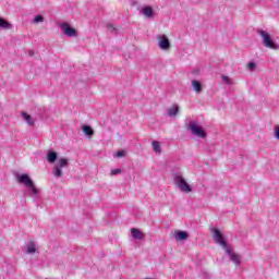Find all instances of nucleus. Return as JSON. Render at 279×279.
Listing matches in <instances>:
<instances>
[{"label": "nucleus", "mask_w": 279, "mask_h": 279, "mask_svg": "<svg viewBox=\"0 0 279 279\" xmlns=\"http://www.w3.org/2000/svg\"><path fill=\"white\" fill-rule=\"evenodd\" d=\"M213 232L215 243L223 247L226 254H228L230 258V262L234 263L235 267H241V256L234 253V251H232L230 247H228V242H226V239L223 238V234H221V231L219 229H213Z\"/></svg>", "instance_id": "nucleus-1"}, {"label": "nucleus", "mask_w": 279, "mask_h": 279, "mask_svg": "<svg viewBox=\"0 0 279 279\" xmlns=\"http://www.w3.org/2000/svg\"><path fill=\"white\" fill-rule=\"evenodd\" d=\"M47 160L50 165H54L52 168V175L54 178H62L63 175L62 169H65L66 167H69V159L66 158L58 159V153L53 150H49L47 153Z\"/></svg>", "instance_id": "nucleus-2"}, {"label": "nucleus", "mask_w": 279, "mask_h": 279, "mask_svg": "<svg viewBox=\"0 0 279 279\" xmlns=\"http://www.w3.org/2000/svg\"><path fill=\"white\" fill-rule=\"evenodd\" d=\"M17 182L20 184H25L29 191L31 197H37L40 191L34 185V181L29 178V174H21L17 177Z\"/></svg>", "instance_id": "nucleus-3"}, {"label": "nucleus", "mask_w": 279, "mask_h": 279, "mask_svg": "<svg viewBox=\"0 0 279 279\" xmlns=\"http://www.w3.org/2000/svg\"><path fill=\"white\" fill-rule=\"evenodd\" d=\"M174 184L182 193H191V191H193L181 174H174Z\"/></svg>", "instance_id": "nucleus-4"}, {"label": "nucleus", "mask_w": 279, "mask_h": 279, "mask_svg": "<svg viewBox=\"0 0 279 279\" xmlns=\"http://www.w3.org/2000/svg\"><path fill=\"white\" fill-rule=\"evenodd\" d=\"M258 34L263 38V43L265 47H268L269 49H275V50L279 49V45L271 41V35H269V33L265 31H258Z\"/></svg>", "instance_id": "nucleus-5"}, {"label": "nucleus", "mask_w": 279, "mask_h": 279, "mask_svg": "<svg viewBox=\"0 0 279 279\" xmlns=\"http://www.w3.org/2000/svg\"><path fill=\"white\" fill-rule=\"evenodd\" d=\"M60 29H61L62 34H64L69 38L77 37V31L75 28L71 27V25L69 23H61Z\"/></svg>", "instance_id": "nucleus-6"}, {"label": "nucleus", "mask_w": 279, "mask_h": 279, "mask_svg": "<svg viewBox=\"0 0 279 279\" xmlns=\"http://www.w3.org/2000/svg\"><path fill=\"white\" fill-rule=\"evenodd\" d=\"M189 130H191L192 134L194 136H198V138H206V132L202 126L197 125L195 122H190Z\"/></svg>", "instance_id": "nucleus-7"}, {"label": "nucleus", "mask_w": 279, "mask_h": 279, "mask_svg": "<svg viewBox=\"0 0 279 279\" xmlns=\"http://www.w3.org/2000/svg\"><path fill=\"white\" fill-rule=\"evenodd\" d=\"M157 40H158V47L162 51H167L168 49H171V41H169V37H167V35H158Z\"/></svg>", "instance_id": "nucleus-8"}, {"label": "nucleus", "mask_w": 279, "mask_h": 279, "mask_svg": "<svg viewBox=\"0 0 279 279\" xmlns=\"http://www.w3.org/2000/svg\"><path fill=\"white\" fill-rule=\"evenodd\" d=\"M22 118L27 123V125H31V126L36 125V118H33L32 116H29V113L22 111Z\"/></svg>", "instance_id": "nucleus-9"}, {"label": "nucleus", "mask_w": 279, "mask_h": 279, "mask_svg": "<svg viewBox=\"0 0 279 279\" xmlns=\"http://www.w3.org/2000/svg\"><path fill=\"white\" fill-rule=\"evenodd\" d=\"M180 113V107L178 105H173L172 107L167 109L168 117H178Z\"/></svg>", "instance_id": "nucleus-10"}, {"label": "nucleus", "mask_w": 279, "mask_h": 279, "mask_svg": "<svg viewBox=\"0 0 279 279\" xmlns=\"http://www.w3.org/2000/svg\"><path fill=\"white\" fill-rule=\"evenodd\" d=\"M131 234L133 236V239L137 240V241H143V231L138 230L136 228L131 229Z\"/></svg>", "instance_id": "nucleus-11"}, {"label": "nucleus", "mask_w": 279, "mask_h": 279, "mask_svg": "<svg viewBox=\"0 0 279 279\" xmlns=\"http://www.w3.org/2000/svg\"><path fill=\"white\" fill-rule=\"evenodd\" d=\"M141 13L146 16V19H151V16H154V9H151V7H144Z\"/></svg>", "instance_id": "nucleus-12"}, {"label": "nucleus", "mask_w": 279, "mask_h": 279, "mask_svg": "<svg viewBox=\"0 0 279 279\" xmlns=\"http://www.w3.org/2000/svg\"><path fill=\"white\" fill-rule=\"evenodd\" d=\"M192 88L193 90L199 95V93H202L203 87H202V82L197 81V80H193L192 81Z\"/></svg>", "instance_id": "nucleus-13"}, {"label": "nucleus", "mask_w": 279, "mask_h": 279, "mask_svg": "<svg viewBox=\"0 0 279 279\" xmlns=\"http://www.w3.org/2000/svg\"><path fill=\"white\" fill-rule=\"evenodd\" d=\"M174 239L175 241H185V239H189V233L185 231H177Z\"/></svg>", "instance_id": "nucleus-14"}, {"label": "nucleus", "mask_w": 279, "mask_h": 279, "mask_svg": "<svg viewBox=\"0 0 279 279\" xmlns=\"http://www.w3.org/2000/svg\"><path fill=\"white\" fill-rule=\"evenodd\" d=\"M10 27H12V24H10V22L5 21L3 17H0V28L10 29Z\"/></svg>", "instance_id": "nucleus-15"}, {"label": "nucleus", "mask_w": 279, "mask_h": 279, "mask_svg": "<svg viewBox=\"0 0 279 279\" xmlns=\"http://www.w3.org/2000/svg\"><path fill=\"white\" fill-rule=\"evenodd\" d=\"M153 150L155 154H162V148L160 147V142L154 141L153 142Z\"/></svg>", "instance_id": "nucleus-16"}, {"label": "nucleus", "mask_w": 279, "mask_h": 279, "mask_svg": "<svg viewBox=\"0 0 279 279\" xmlns=\"http://www.w3.org/2000/svg\"><path fill=\"white\" fill-rule=\"evenodd\" d=\"M26 254H36V244L28 242Z\"/></svg>", "instance_id": "nucleus-17"}, {"label": "nucleus", "mask_w": 279, "mask_h": 279, "mask_svg": "<svg viewBox=\"0 0 279 279\" xmlns=\"http://www.w3.org/2000/svg\"><path fill=\"white\" fill-rule=\"evenodd\" d=\"M83 132L84 134H86V136H93V134H95V131H93V128H90L89 125H84Z\"/></svg>", "instance_id": "nucleus-18"}, {"label": "nucleus", "mask_w": 279, "mask_h": 279, "mask_svg": "<svg viewBox=\"0 0 279 279\" xmlns=\"http://www.w3.org/2000/svg\"><path fill=\"white\" fill-rule=\"evenodd\" d=\"M221 80L225 82V84H228V86H232V78H229L226 75H221Z\"/></svg>", "instance_id": "nucleus-19"}, {"label": "nucleus", "mask_w": 279, "mask_h": 279, "mask_svg": "<svg viewBox=\"0 0 279 279\" xmlns=\"http://www.w3.org/2000/svg\"><path fill=\"white\" fill-rule=\"evenodd\" d=\"M107 29L110 34H117V28L112 24H108Z\"/></svg>", "instance_id": "nucleus-20"}, {"label": "nucleus", "mask_w": 279, "mask_h": 279, "mask_svg": "<svg viewBox=\"0 0 279 279\" xmlns=\"http://www.w3.org/2000/svg\"><path fill=\"white\" fill-rule=\"evenodd\" d=\"M43 21H45L43 15H36L33 23H43Z\"/></svg>", "instance_id": "nucleus-21"}, {"label": "nucleus", "mask_w": 279, "mask_h": 279, "mask_svg": "<svg viewBox=\"0 0 279 279\" xmlns=\"http://www.w3.org/2000/svg\"><path fill=\"white\" fill-rule=\"evenodd\" d=\"M125 156V150H119L117 154H116V158H123Z\"/></svg>", "instance_id": "nucleus-22"}, {"label": "nucleus", "mask_w": 279, "mask_h": 279, "mask_svg": "<svg viewBox=\"0 0 279 279\" xmlns=\"http://www.w3.org/2000/svg\"><path fill=\"white\" fill-rule=\"evenodd\" d=\"M275 137L279 141V125L275 126Z\"/></svg>", "instance_id": "nucleus-23"}, {"label": "nucleus", "mask_w": 279, "mask_h": 279, "mask_svg": "<svg viewBox=\"0 0 279 279\" xmlns=\"http://www.w3.org/2000/svg\"><path fill=\"white\" fill-rule=\"evenodd\" d=\"M118 173H121V169H113L111 170V175H118Z\"/></svg>", "instance_id": "nucleus-24"}, {"label": "nucleus", "mask_w": 279, "mask_h": 279, "mask_svg": "<svg viewBox=\"0 0 279 279\" xmlns=\"http://www.w3.org/2000/svg\"><path fill=\"white\" fill-rule=\"evenodd\" d=\"M248 69H251V71H254V69H256V63L250 62L248 63Z\"/></svg>", "instance_id": "nucleus-25"}, {"label": "nucleus", "mask_w": 279, "mask_h": 279, "mask_svg": "<svg viewBox=\"0 0 279 279\" xmlns=\"http://www.w3.org/2000/svg\"><path fill=\"white\" fill-rule=\"evenodd\" d=\"M28 56L32 58L34 56V50H29Z\"/></svg>", "instance_id": "nucleus-26"}]
</instances>
